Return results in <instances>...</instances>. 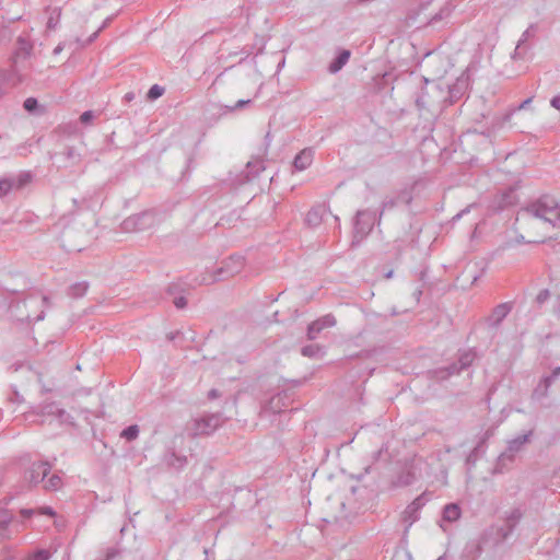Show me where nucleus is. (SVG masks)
<instances>
[{
    "label": "nucleus",
    "instance_id": "f03ea898",
    "mask_svg": "<svg viewBox=\"0 0 560 560\" xmlns=\"http://www.w3.org/2000/svg\"><path fill=\"white\" fill-rule=\"evenodd\" d=\"M33 45L23 38L19 39V48L14 52L13 56V66L12 71L10 73H0V82L4 85L14 86L18 83H21L25 79V74L22 73L20 68V62L26 60L32 52ZM3 93L2 88L0 86V95Z\"/></svg>",
    "mask_w": 560,
    "mask_h": 560
},
{
    "label": "nucleus",
    "instance_id": "a211bd4d",
    "mask_svg": "<svg viewBox=\"0 0 560 560\" xmlns=\"http://www.w3.org/2000/svg\"><path fill=\"white\" fill-rule=\"evenodd\" d=\"M301 353L307 358L322 359L325 355L326 350L325 347L319 345H307L301 349Z\"/></svg>",
    "mask_w": 560,
    "mask_h": 560
},
{
    "label": "nucleus",
    "instance_id": "58836bf2",
    "mask_svg": "<svg viewBox=\"0 0 560 560\" xmlns=\"http://www.w3.org/2000/svg\"><path fill=\"white\" fill-rule=\"evenodd\" d=\"M282 399L281 395L278 394L276 395L275 397L271 398L270 400V405H271V408L275 410V411H280V409H276V405Z\"/></svg>",
    "mask_w": 560,
    "mask_h": 560
},
{
    "label": "nucleus",
    "instance_id": "4c0bfd02",
    "mask_svg": "<svg viewBox=\"0 0 560 560\" xmlns=\"http://www.w3.org/2000/svg\"><path fill=\"white\" fill-rule=\"evenodd\" d=\"M229 266V262L226 260L223 262V266L219 269V275L217 276L218 280H222L226 277V268Z\"/></svg>",
    "mask_w": 560,
    "mask_h": 560
},
{
    "label": "nucleus",
    "instance_id": "7c9ffc66",
    "mask_svg": "<svg viewBox=\"0 0 560 560\" xmlns=\"http://www.w3.org/2000/svg\"><path fill=\"white\" fill-rule=\"evenodd\" d=\"M9 532V520L4 518L0 521V540L4 539L8 536Z\"/></svg>",
    "mask_w": 560,
    "mask_h": 560
},
{
    "label": "nucleus",
    "instance_id": "09e8293b",
    "mask_svg": "<svg viewBox=\"0 0 560 560\" xmlns=\"http://www.w3.org/2000/svg\"><path fill=\"white\" fill-rule=\"evenodd\" d=\"M44 317H45V314H44V312H42V313H40V314L35 318V320H36V322H38V320H43V319H44Z\"/></svg>",
    "mask_w": 560,
    "mask_h": 560
},
{
    "label": "nucleus",
    "instance_id": "c03bdc74",
    "mask_svg": "<svg viewBox=\"0 0 560 560\" xmlns=\"http://www.w3.org/2000/svg\"><path fill=\"white\" fill-rule=\"evenodd\" d=\"M208 397H209L210 399H214V398L219 397V392H218L217 389H211V390L209 392V394H208Z\"/></svg>",
    "mask_w": 560,
    "mask_h": 560
},
{
    "label": "nucleus",
    "instance_id": "393cba45",
    "mask_svg": "<svg viewBox=\"0 0 560 560\" xmlns=\"http://www.w3.org/2000/svg\"><path fill=\"white\" fill-rule=\"evenodd\" d=\"M13 188H15V179H13V178L0 179V197L5 196Z\"/></svg>",
    "mask_w": 560,
    "mask_h": 560
},
{
    "label": "nucleus",
    "instance_id": "bb28decb",
    "mask_svg": "<svg viewBox=\"0 0 560 560\" xmlns=\"http://www.w3.org/2000/svg\"><path fill=\"white\" fill-rule=\"evenodd\" d=\"M163 93H164V88H162L159 84H154L150 88V90L148 92V97L151 100H156L160 96H162Z\"/></svg>",
    "mask_w": 560,
    "mask_h": 560
},
{
    "label": "nucleus",
    "instance_id": "2f4dec72",
    "mask_svg": "<svg viewBox=\"0 0 560 560\" xmlns=\"http://www.w3.org/2000/svg\"><path fill=\"white\" fill-rule=\"evenodd\" d=\"M38 105V102L36 98L34 97H28L24 101V108L27 110V112H33Z\"/></svg>",
    "mask_w": 560,
    "mask_h": 560
},
{
    "label": "nucleus",
    "instance_id": "3c124183",
    "mask_svg": "<svg viewBox=\"0 0 560 560\" xmlns=\"http://www.w3.org/2000/svg\"><path fill=\"white\" fill-rule=\"evenodd\" d=\"M125 97L126 100L130 101L132 100L133 95L131 93H127Z\"/></svg>",
    "mask_w": 560,
    "mask_h": 560
},
{
    "label": "nucleus",
    "instance_id": "dca6fc26",
    "mask_svg": "<svg viewBox=\"0 0 560 560\" xmlns=\"http://www.w3.org/2000/svg\"><path fill=\"white\" fill-rule=\"evenodd\" d=\"M324 213H325V209L323 207L312 208L306 214V218H305L306 224L312 228L318 226L320 224V222L323 221Z\"/></svg>",
    "mask_w": 560,
    "mask_h": 560
},
{
    "label": "nucleus",
    "instance_id": "1a4fd4ad",
    "mask_svg": "<svg viewBox=\"0 0 560 560\" xmlns=\"http://www.w3.org/2000/svg\"><path fill=\"white\" fill-rule=\"evenodd\" d=\"M424 505L422 495L416 498L404 511L402 520L407 523V529L419 518V511Z\"/></svg>",
    "mask_w": 560,
    "mask_h": 560
},
{
    "label": "nucleus",
    "instance_id": "8fccbe9b",
    "mask_svg": "<svg viewBox=\"0 0 560 560\" xmlns=\"http://www.w3.org/2000/svg\"><path fill=\"white\" fill-rule=\"evenodd\" d=\"M61 50H62L61 46H57V47L54 49V52H55V54H59Z\"/></svg>",
    "mask_w": 560,
    "mask_h": 560
},
{
    "label": "nucleus",
    "instance_id": "6ab92c4d",
    "mask_svg": "<svg viewBox=\"0 0 560 560\" xmlns=\"http://www.w3.org/2000/svg\"><path fill=\"white\" fill-rule=\"evenodd\" d=\"M532 433V431H528L527 433L520 434L509 441L508 450L512 453L518 452L529 441Z\"/></svg>",
    "mask_w": 560,
    "mask_h": 560
},
{
    "label": "nucleus",
    "instance_id": "e433bc0d",
    "mask_svg": "<svg viewBox=\"0 0 560 560\" xmlns=\"http://www.w3.org/2000/svg\"><path fill=\"white\" fill-rule=\"evenodd\" d=\"M174 305L177 308H184L187 305V300L185 296H178L174 300Z\"/></svg>",
    "mask_w": 560,
    "mask_h": 560
},
{
    "label": "nucleus",
    "instance_id": "9b49d317",
    "mask_svg": "<svg viewBox=\"0 0 560 560\" xmlns=\"http://www.w3.org/2000/svg\"><path fill=\"white\" fill-rule=\"evenodd\" d=\"M40 413L47 415V416H54L57 419H59L61 422L68 421L70 416L67 413V411L59 407V405L55 401L50 402H44L39 406Z\"/></svg>",
    "mask_w": 560,
    "mask_h": 560
},
{
    "label": "nucleus",
    "instance_id": "49530a36",
    "mask_svg": "<svg viewBox=\"0 0 560 560\" xmlns=\"http://www.w3.org/2000/svg\"><path fill=\"white\" fill-rule=\"evenodd\" d=\"M104 26H105V23H104V24H103V25H102V26H101V27H100V28H98V30H97V31H96V32L91 36L90 42L94 40V39L97 37V35H98L100 31H101Z\"/></svg>",
    "mask_w": 560,
    "mask_h": 560
},
{
    "label": "nucleus",
    "instance_id": "603ef678",
    "mask_svg": "<svg viewBox=\"0 0 560 560\" xmlns=\"http://www.w3.org/2000/svg\"><path fill=\"white\" fill-rule=\"evenodd\" d=\"M43 303L44 304H48V298L47 296H43Z\"/></svg>",
    "mask_w": 560,
    "mask_h": 560
},
{
    "label": "nucleus",
    "instance_id": "6e6d98bb",
    "mask_svg": "<svg viewBox=\"0 0 560 560\" xmlns=\"http://www.w3.org/2000/svg\"><path fill=\"white\" fill-rule=\"evenodd\" d=\"M66 560H69V558H67Z\"/></svg>",
    "mask_w": 560,
    "mask_h": 560
},
{
    "label": "nucleus",
    "instance_id": "473e14b6",
    "mask_svg": "<svg viewBox=\"0 0 560 560\" xmlns=\"http://www.w3.org/2000/svg\"><path fill=\"white\" fill-rule=\"evenodd\" d=\"M230 262H231V264H235V265H236L235 269H232V270L230 271V273H231V275H233V273H235V272H238V271H240V269L242 268V266H243V258H241V257L233 258V257H232V258L230 259Z\"/></svg>",
    "mask_w": 560,
    "mask_h": 560
},
{
    "label": "nucleus",
    "instance_id": "aec40b11",
    "mask_svg": "<svg viewBox=\"0 0 560 560\" xmlns=\"http://www.w3.org/2000/svg\"><path fill=\"white\" fill-rule=\"evenodd\" d=\"M52 552L48 549H36L25 556L19 558L20 560H50Z\"/></svg>",
    "mask_w": 560,
    "mask_h": 560
},
{
    "label": "nucleus",
    "instance_id": "4be33fe9",
    "mask_svg": "<svg viewBox=\"0 0 560 560\" xmlns=\"http://www.w3.org/2000/svg\"><path fill=\"white\" fill-rule=\"evenodd\" d=\"M88 288H89L88 282H85V281L77 282L69 288V295H71L73 298H81L86 293Z\"/></svg>",
    "mask_w": 560,
    "mask_h": 560
},
{
    "label": "nucleus",
    "instance_id": "412c9836",
    "mask_svg": "<svg viewBox=\"0 0 560 560\" xmlns=\"http://www.w3.org/2000/svg\"><path fill=\"white\" fill-rule=\"evenodd\" d=\"M350 52L348 50L341 51L337 58L329 65V71L331 73L338 72L349 60Z\"/></svg>",
    "mask_w": 560,
    "mask_h": 560
},
{
    "label": "nucleus",
    "instance_id": "ddd939ff",
    "mask_svg": "<svg viewBox=\"0 0 560 560\" xmlns=\"http://www.w3.org/2000/svg\"><path fill=\"white\" fill-rule=\"evenodd\" d=\"M560 376V366L555 368L550 375L544 376L534 390L535 395L546 396L551 384Z\"/></svg>",
    "mask_w": 560,
    "mask_h": 560
},
{
    "label": "nucleus",
    "instance_id": "c9c22d12",
    "mask_svg": "<svg viewBox=\"0 0 560 560\" xmlns=\"http://www.w3.org/2000/svg\"><path fill=\"white\" fill-rule=\"evenodd\" d=\"M59 15H60V14L58 13L56 18L51 15V16L48 19V21H47V28H49V30H54V28H56V27H57V25H58V23H59Z\"/></svg>",
    "mask_w": 560,
    "mask_h": 560
},
{
    "label": "nucleus",
    "instance_id": "f8f14e48",
    "mask_svg": "<svg viewBox=\"0 0 560 560\" xmlns=\"http://www.w3.org/2000/svg\"><path fill=\"white\" fill-rule=\"evenodd\" d=\"M314 151L311 148L303 149L296 154L293 161V166L296 171L301 172L306 170L313 162Z\"/></svg>",
    "mask_w": 560,
    "mask_h": 560
},
{
    "label": "nucleus",
    "instance_id": "2eb2a0df",
    "mask_svg": "<svg viewBox=\"0 0 560 560\" xmlns=\"http://www.w3.org/2000/svg\"><path fill=\"white\" fill-rule=\"evenodd\" d=\"M534 34V25H530L527 30L524 31L521 38L517 42L516 48L512 55L513 59L523 58L525 54V47L524 44L526 40Z\"/></svg>",
    "mask_w": 560,
    "mask_h": 560
},
{
    "label": "nucleus",
    "instance_id": "6e6552de",
    "mask_svg": "<svg viewBox=\"0 0 560 560\" xmlns=\"http://www.w3.org/2000/svg\"><path fill=\"white\" fill-rule=\"evenodd\" d=\"M475 358L476 353L472 350H466L462 352L458 360L459 366H457L456 364H452L446 370L440 371L441 374H446L442 375L441 378H444L453 374H458L462 370H465L468 366H470Z\"/></svg>",
    "mask_w": 560,
    "mask_h": 560
},
{
    "label": "nucleus",
    "instance_id": "a19ab883",
    "mask_svg": "<svg viewBox=\"0 0 560 560\" xmlns=\"http://www.w3.org/2000/svg\"><path fill=\"white\" fill-rule=\"evenodd\" d=\"M250 103V100H240L233 107L232 109H240L242 107H244L245 105L249 104Z\"/></svg>",
    "mask_w": 560,
    "mask_h": 560
},
{
    "label": "nucleus",
    "instance_id": "f257e3e1",
    "mask_svg": "<svg viewBox=\"0 0 560 560\" xmlns=\"http://www.w3.org/2000/svg\"><path fill=\"white\" fill-rule=\"evenodd\" d=\"M522 215L542 220L553 228H560V203L552 197L542 196L521 211Z\"/></svg>",
    "mask_w": 560,
    "mask_h": 560
},
{
    "label": "nucleus",
    "instance_id": "de8ad7c7",
    "mask_svg": "<svg viewBox=\"0 0 560 560\" xmlns=\"http://www.w3.org/2000/svg\"><path fill=\"white\" fill-rule=\"evenodd\" d=\"M73 155H74V150H73L72 148H69V149L67 150V156H68L69 159H72V158H73Z\"/></svg>",
    "mask_w": 560,
    "mask_h": 560
},
{
    "label": "nucleus",
    "instance_id": "79ce46f5",
    "mask_svg": "<svg viewBox=\"0 0 560 560\" xmlns=\"http://www.w3.org/2000/svg\"><path fill=\"white\" fill-rule=\"evenodd\" d=\"M39 511L42 514H45V515H49V516L55 515V511L50 506L42 508Z\"/></svg>",
    "mask_w": 560,
    "mask_h": 560
},
{
    "label": "nucleus",
    "instance_id": "5701e85b",
    "mask_svg": "<svg viewBox=\"0 0 560 560\" xmlns=\"http://www.w3.org/2000/svg\"><path fill=\"white\" fill-rule=\"evenodd\" d=\"M62 487V479L58 474H52L47 481H44L46 490L56 491Z\"/></svg>",
    "mask_w": 560,
    "mask_h": 560
},
{
    "label": "nucleus",
    "instance_id": "7ed1b4c3",
    "mask_svg": "<svg viewBox=\"0 0 560 560\" xmlns=\"http://www.w3.org/2000/svg\"><path fill=\"white\" fill-rule=\"evenodd\" d=\"M374 221V213L368 210L357 212L352 245L359 244L372 231Z\"/></svg>",
    "mask_w": 560,
    "mask_h": 560
},
{
    "label": "nucleus",
    "instance_id": "a878e982",
    "mask_svg": "<svg viewBox=\"0 0 560 560\" xmlns=\"http://www.w3.org/2000/svg\"><path fill=\"white\" fill-rule=\"evenodd\" d=\"M138 435H139V427L137 424L127 427L126 429H124L121 431V434H120L121 438H124L128 441L136 440L138 438Z\"/></svg>",
    "mask_w": 560,
    "mask_h": 560
},
{
    "label": "nucleus",
    "instance_id": "c756f323",
    "mask_svg": "<svg viewBox=\"0 0 560 560\" xmlns=\"http://www.w3.org/2000/svg\"><path fill=\"white\" fill-rule=\"evenodd\" d=\"M550 298V292L548 289H544L539 291V293L536 296L537 304L541 305L544 304L548 299Z\"/></svg>",
    "mask_w": 560,
    "mask_h": 560
},
{
    "label": "nucleus",
    "instance_id": "c85d7f7f",
    "mask_svg": "<svg viewBox=\"0 0 560 560\" xmlns=\"http://www.w3.org/2000/svg\"><path fill=\"white\" fill-rule=\"evenodd\" d=\"M522 517V512L520 509L512 510L508 515V521L515 524L517 523Z\"/></svg>",
    "mask_w": 560,
    "mask_h": 560
},
{
    "label": "nucleus",
    "instance_id": "cd10ccee",
    "mask_svg": "<svg viewBox=\"0 0 560 560\" xmlns=\"http://www.w3.org/2000/svg\"><path fill=\"white\" fill-rule=\"evenodd\" d=\"M31 174L30 173H22L18 176L15 179V188H21L25 184H27L31 180Z\"/></svg>",
    "mask_w": 560,
    "mask_h": 560
},
{
    "label": "nucleus",
    "instance_id": "5fc2aeb1",
    "mask_svg": "<svg viewBox=\"0 0 560 560\" xmlns=\"http://www.w3.org/2000/svg\"><path fill=\"white\" fill-rule=\"evenodd\" d=\"M392 275H393V271H389V272L387 273V277L389 278V277H392Z\"/></svg>",
    "mask_w": 560,
    "mask_h": 560
},
{
    "label": "nucleus",
    "instance_id": "864d4df0",
    "mask_svg": "<svg viewBox=\"0 0 560 560\" xmlns=\"http://www.w3.org/2000/svg\"><path fill=\"white\" fill-rule=\"evenodd\" d=\"M436 560H446V557H445V555H443V556L439 557Z\"/></svg>",
    "mask_w": 560,
    "mask_h": 560
},
{
    "label": "nucleus",
    "instance_id": "0eeeda50",
    "mask_svg": "<svg viewBox=\"0 0 560 560\" xmlns=\"http://www.w3.org/2000/svg\"><path fill=\"white\" fill-rule=\"evenodd\" d=\"M337 320L332 314H326L316 320L312 322L307 326V338L314 340L325 328H331L336 326Z\"/></svg>",
    "mask_w": 560,
    "mask_h": 560
},
{
    "label": "nucleus",
    "instance_id": "72a5a7b5",
    "mask_svg": "<svg viewBox=\"0 0 560 560\" xmlns=\"http://www.w3.org/2000/svg\"><path fill=\"white\" fill-rule=\"evenodd\" d=\"M94 119V113L92 110H86L82 113L80 116V120L82 124H88Z\"/></svg>",
    "mask_w": 560,
    "mask_h": 560
},
{
    "label": "nucleus",
    "instance_id": "4468645a",
    "mask_svg": "<svg viewBox=\"0 0 560 560\" xmlns=\"http://www.w3.org/2000/svg\"><path fill=\"white\" fill-rule=\"evenodd\" d=\"M265 170L264 161L260 159H255L249 161L246 164V167L243 172L244 179L246 182H250L256 178L262 171Z\"/></svg>",
    "mask_w": 560,
    "mask_h": 560
},
{
    "label": "nucleus",
    "instance_id": "b1692460",
    "mask_svg": "<svg viewBox=\"0 0 560 560\" xmlns=\"http://www.w3.org/2000/svg\"><path fill=\"white\" fill-rule=\"evenodd\" d=\"M167 464L174 468H183L187 464V458L186 456L176 455L174 452H172L167 456Z\"/></svg>",
    "mask_w": 560,
    "mask_h": 560
},
{
    "label": "nucleus",
    "instance_id": "39448f33",
    "mask_svg": "<svg viewBox=\"0 0 560 560\" xmlns=\"http://www.w3.org/2000/svg\"><path fill=\"white\" fill-rule=\"evenodd\" d=\"M50 470L51 465L48 462H34L24 472V481L27 482L30 487L37 486L39 482L45 481Z\"/></svg>",
    "mask_w": 560,
    "mask_h": 560
},
{
    "label": "nucleus",
    "instance_id": "9d476101",
    "mask_svg": "<svg viewBox=\"0 0 560 560\" xmlns=\"http://www.w3.org/2000/svg\"><path fill=\"white\" fill-rule=\"evenodd\" d=\"M511 311L512 306L510 303H501L497 305L487 318L489 325L498 326L510 314Z\"/></svg>",
    "mask_w": 560,
    "mask_h": 560
},
{
    "label": "nucleus",
    "instance_id": "423d86ee",
    "mask_svg": "<svg viewBox=\"0 0 560 560\" xmlns=\"http://www.w3.org/2000/svg\"><path fill=\"white\" fill-rule=\"evenodd\" d=\"M152 222V213L151 212H141L133 214L122 222V229L126 232H137L144 230Z\"/></svg>",
    "mask_w": 560,
    "mask_h": 560
},
{
    "label": "nucleus",
    "instance_id": "37998d69",
    "mask_svg": "<svg viewBox=\"0 0 560 560\" xmlns=\"http://www.w3.org/2000/svg\"><path fill=\"white\" fill-rule=\"evenodd\" d=\"M532 100H533L532 97H528V98H526L525 101H523V102L518 105L517 109H524V108H526V107L532 103Z\"/></svg>",
    "mask_w": 560,
    "mask_h": 560
},
{
    "label": "nucleus",
    "instance_id": "f704fd0d",
    "mask_svg": "<svg viewBox=\"0 0 560 560\" xmlns=\"http://www.w3.org/2000/svg\"><path fill=\"white\" fill-rule=\"evenodd\" d=\"M450 14H451V9L447 7L443 8L440 10V12L435 16H433L432 21H438V20L447 18V16H450Z\"/></svg>",
    "mask_w": 560,
    "mask_h": 560
},
{
    "label": "nucleus",
    "instance_id": "20e7f679",
    "mask_svg": "<svg viewBox=\"0 0 560 560\" xmlns=\"http://www.w3.org/2000/svg\"><path fill=\"white\" fill-rule=\"evenodd\" d=\"M222 423L220 413L207 415L194 420L191 432L194 435H208L217 430Z\"/></svg>",
    "mask_w": 560,
    "mask_h": 560
},
{
    "label": "nucleus",
    "instance_id": "ea45409f",
    "mask_svg": "<svg viewBox=\"0 0 560 560\" xmlns=\"http://www.w3.org/2000/svg\"><path fill=\"white\" fill-rule=\"evenodd\" d=\"M550 104L553 108L560 110V95H556L551 98Z\"/></svg>",
    "mask_w": 560,
    "mask_h": 560
},
{
    "label": "nucleus",
    "instance_id": "a18cd8bd",
    "mask_svg": "<svg viewBox=\"0 0 560 560\" xmlns=\"http://www.w3.org/2000/svg\"><path fill=\"white\" fill-rule=\"evenodd\" d=\"M21 513L23 516L28 517L34 513V510H22Z\"/></svg>",
    "mask_w": 560,
    "mask_h": 560
},
{
    "label": "nucleus",
    "instance_id": "f3484780",
    "mask_svg": "<svg viewBox=\"0 0 560 560\" xmlns=\"http://www.w3.org/2000/svg\"><path fill=\"white\" fill-rule=\"evenodd\" d=\"M462 515V510L458 504L450 503L443 509V520L446 522H456Z\"/></svg>",
    "mask_w": 560,
    "mask_h": 560
}]
</instances>
